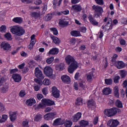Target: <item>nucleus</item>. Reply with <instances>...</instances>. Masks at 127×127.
Returning a JSON list of instances; mask_svg holds the SVG:
<instances>
[{
  "instance_id": "1",
  "label": "nucleus",
  "mask_w": 127,
  "mask_h": 127,
  "mask_svg": "<svg viewBox=\"0 0 127 127\" xmlns=\"http://www.w3.org/2000/svg\"><path fill=\"white\" fill-rule=\"evenodd\" d=\"M65 60L67 64L70 65L68 68V73L72 74V73H74V70L78 68V63L75 61L73 57L70 55L67 56L65 58Z\"/></svg>"
},
{
  "instance_id": "2",
  "label": "nucleus",
  "mask_w": 127,
  "mask_h": 127,
  "mask_svg": "<svg viewBox=\"0 0 127 127\" xmlns=\"http://www.w3.org/2000/svg\"><path fill=\"white\" fill-rule=\"evenodd\" d=\"M10 32L15 35L21 36V35H23L25 33V31L23 29V28L18 25H16L10 27Z\"/></svg>"
},
{
  "instance_id": "3",
  "label": "nucleus",
  "mask_w": 127,
  "mask_h": 127,
  "mask_svg": "<svg viewBox=\"0 0 127 127\" xmlns=\"http://www.w3.org/2000/svg\"><path fill=\"white\" fill-rule=\"evenodd\" d=\"M92 9L95 11V13L94 14V17H99V16L102 15V13L104 12V9H103V8L99 5H94L92 6Z\"/></svg>"
},
{
  "instance_id": "4",
  "label": "nucleus",
  "mask_w": 127,
  "mask_h": 127,
  "mask_svg": "<svg viewBox=\"0 0 127 127\" xmlns=\"http://www.w3.org/2000/svg\"><path fill=\"white\" fill-rule=\"evenodd\" d=\"M54 101L44 98L42 100V103H40L38 105V108L39 109H42L44 108V106H53V105H54Z\"/></svg>"
},
{
  "instance_id": "5",
  "label": "nucleus",
  "mask_w": 127,
  "mask_h": 127,
  "mask_svg": "<svg viewBox=\"0 0 127 127\" xmlns=\"http://www.w3.org/2000/svg\"><path fill=\"white\" fill-rule=\"evenodd\" d=\"M117 108L107 109L104 111V114L109 118H112L117 115Z\"/></svg>"
},
{
  "instance_id": "6",
  "label": "nucleus",
  "mask_w": 127,
  "mask_h": 127,
  "mask_svg": "<svg viewBox=\"0 0 127 127\" xmlns=\"http://www.w3.org/2000/svg\"><path fill=\"white\" fill-rule=\"evenodd\" d=\"M44 73L47 77H53L52 79L55 78V75H53V69L50 66H46L44 68Z\"/></svg>"
},
{
  "instance_id": "7",
  "label": "nucleus",
  "mask_w": 127,
  "mask_h": 127,
  "mask_svg": "<svg viewBox=\"0 0 127 127\" xmlns=\"http://www.w3.org/2000/svg\"><path fill=\"white\" fill-rule=\"evenodd\" d=\"M104 21L105 22H107V21H108V23L105 26H102V28L105 30H110V29H112L113 27V24H112L113 23V22L112 21V19L105 18L104 19Z\"/></svg>"
},
{
  "instance_id": "8",
  "label": "nucleus",
  "mask_w": 127,
  "mask_h": 127,
  "mask_svg": "<svg viewBox=\"0 0 127 127\" xmlns=\"http://www.w3.org/2000/svg\"><path fill=\"white\" fill-rule=\"evenodd\" d=\"M112 63L118 69H124L126 67V64L122 61L116 62L115 60L113 59Z\"/></svg>"
},
{
  "instance_id": "9",
  "label": "nucleus",
  "mask_w": 127,
  "mask_h": 127,
  "mask_svg": "<svg viewBox=\"0 0 127 127\" xmlns=\"http://www.w3.org/2000/svg\"><path fill=\"white\" fill-rule=\"evenodd\" d=\"M0 47L1 49H2L4 51H9L11 49V46L10 44L8 43L7 42H2L0 45Z\"/></svg>"
},
{
  "instance_id": "10",
  "label": "nucleus",
  "mask_w": 127,
  "mask_h": 127,
  "mask_svg": "<svg viewBox=\"0 0 127 127\" xmlns=\"http://www.w3.org/2000/svg\"><path fill=\"white\" fill-rule=\"evenodd\" d=\"M35 75L39 80H43L45 78V76H44L42 71L38 67H36L35 69Z\"/></svg>"
},
{
  "instance_id": "11",
  "label": "nucleus",
  "mask_w": 127,
  "mask_h": 127,
  "mask_svg": "<svg viewBox=\"0 0 127 127\" xmlns=\"http://www.w3.org/2000/svg\"><path fill=\"white\" fill-rule=\"evenodd\" d=\"M107 125L108 127H117L120 125V122L118 120L110 119L107 122Z\"/></svg>"
},
{
  "instance_id": "12",
  "label": "nucleus",
  "mask_w": 127,
  "mask_h": 127,
  "mask_svg": "<svg viewBox=\"0 0 127 127\" xmlns=\"http://www.w3.org/2000/svg\"><path fill=\"white\" fill-rule=\"evenodd\" d=\"M82 10V7L79 5H73L71 6L70 12L72 14H74V12H79ZM73 11H74L73 12Z\"/></svg>"
},
{
  "instance_id": "13",
  "label": "nucleus",
  "mask_w": 127,
  "mask_h": 127,
  "mask_svg": "<svg viewBox=\"0 0 127 127\" xmlns=\"http://www.w3.org/2000/svg\"><path fill=\"white\" fill-rule=\"evenodd\" d=\"M36 43V39H35V35H33L31 36V41L30 44L28 45V48L31 50L33 47Z\"/></svg>"
},
{
  "instance_id": "14",
  "label": "nucleus",
  "mask_w": 127,
  "mask_h": 127,
  "mask_svg": "<svg viewBox=\"0 0 127 127\" xmlns=\"http://www.w3.org/2000/svg\"><path fill=\"white\" fill-rule=\"evenodd\" d=\"M52 93L53 97L55 98H59L60 97V92H59L58 89L55 86H53L52 88Z\"/></svg>"
},
{
  "instance_id": "15",
  "label": "nucleus",
  "mask_w": 127,
  "mask_h": 127,
  "mask_svg": "<svg viewBox=\"0 0 127 127\" xmlns=\"http://www.w3.org/2000/svg\"><path fill=\"white\" fill-rule=\"evenodd\" d=\"M12 79L15 82V83H20L21 81V76L17 73L13 74L12 75Z\"/></svg>"
},
{
  "instance_id": "16",
  "label": "nucleus",
  "mask_w": 127,
  "mask_h": 127,
  "mask_svg": "<svg viewBox=\"0 0 127 127\" xmlns=\"http://www.w3.org/2000/svg\"><path fill=\"white\" fill-rule=\"evenodd\" d=\"M61 79L64 83H65L66 84H70L71 83V78L67 75L62 76Z\"/></svg>"
},
{
  "instance_id": "17",
  "label": "nucleus",
  "mask_w": 127,
  "mask_h": 127,
  "mask_svg": "<svg viewBox=\"0 0 127 127\" xmlns=\"http://www.w3.org/2000/svg\"><path fill=\"white\" fill-rule=\"evenodd\" d=\"M34 104H36V100L34 98H30L26 101V104L27 106H29V107L32 106Z\"/></svg>"
},
{
  "instance_id": "18",
  "label": "nucleus",
  "mask_w": 127,
  "mask_h": 127,
  "mask_svg": "<svg viewBox=\"0 0 127 127\" xmlns=\"http://www.w3.org/2000/svg\"><path fill=\"white\" fill-rule=\"evenodd\" d=\"M63 124L64 123H63V122H62V119L60 118H58L54 121L53 125L54 126L57 127L58 126H61L63 125Z\"/></svg>"
},
{
  "instance_id": "19",
  "label": "nucleus",
  "mask_w": 127,
  "mask_h": 127,
  "mask_svg": "<svg viewBox=\"0 0 127 127\" xmlns=\"http://www.w3.org/2000/svg\"><path fill=\"white\" fill-rule=\"evenodd\" d=\"M17 117V112H10L9 117L11 122H14Z\"/></svg>"
},
{
  "instance_id": "20",
  "label": "nucleus",
  "mask_w": 127,
  "mask_h": 127,
  "mask_svg": "<svg viewBox=\"0 0 127 127\" xmlns=\"http://www.w3.org/2000/svg\"><path fill=\"white\" fill-rule=\"evenodd\" d=\"M82 117V114L81 113H77L74 116H73L72 121L74 123H76L80 120V118Z\"/></svg>"
},
{
  "instance_id": "21",
  "label": "nucleus",
  "mask_w": 127,
  "mask_h": 127,
  "mask_svg": "<svg viewBox=\"0 0 127 127\" xmlns=\"http://www.w3.org/2000/svg\"><path fill=\"white\" fill-rule=\"evenodd\" d=\"M58 53H59V49L57 48H54L51 49L48 54H50L51 55H57Z\"/></svg>"
},
{
  "instance_id": "22",
  "label": "nucleus",
  "mask_w": 127,
  "mask_h": 127,
  "mask_svg": "<svg viewBox=\"0 0 127 127\" xmlns=\"http://www.w3.org/2000/svg\"><path fill=\"white\" fill-rule=\"evenodd\" d=\"M59 25L61 26V27H65V26H67L68 24V21L66 20L65 19H61L59 21Z\"/></svg>"
},
{
  "instance_id": "23",
  "label": "nucleus",
  "mask_w": 127,
  "mask_h": 127,
  "mask_svg": "<svg viewBox=\"0 0 127 127\" xmlns=\"http://www.w3.org/2000/svg\"><path fill=\"white\" fill-rule=\"evenodd\" d=\"M8 119V116L7 115L3 114L1 116H0V124H3L5 123Z\"/></svg>"
},
{
  "instance_id": "24",
  "label": "nucleus",
  "mask_w": 127,
  "mask_h": 127,
  "mask_svg": "<svg viewBox=\"0 0 127 127\" xmlns=\"http://www.w3.org/2000/svg\"><path fill=\"white\" fill-rule=\"evenodd\" d=\"M119 86H116L113 89L114 95L116 98H120V92H119Z\"/></svg>"
},
{
  "instance_id": "25",
  "label": "nucleus",
  "mask_w": 127,
  "mask_h": 127,
  "mask_svg": "<svg viewBox=\"0 0 127 127\" xmlns=\"http://www.w3.org/2000/svg\"><path fill=\"white\" fill-rule=\"evenodd\" d=\"M102 92L104 95L106 96L111 95L112 94V89L110 87H105L103 89Z\"/></svg>"
},
{
  "instance_id": "26",
  "label": "nucleus",
  "mask_w": 127,
  "mask_h": 127,
  "mask_svg": "<svg viewBox=\"0 0 127 127\" xmlns=\"http://www.w3.org/2000/svg\"><path fill=\"white\" fill-rule=\"evenodd\" d=\"M88 19L91 23H92V24L93 25H98V24H99V23L96 21L94 18H93V16L92 15H89L88 16Z\"/></svg>"
},
{
  "instance_id": "27",
  "label": "nucleus",
  "mask_w": 127,
  "mask_h": 127,
  "mask_svg": "<svg viewBox=\"0 0 127 127\" xmlns=\"http://www.w3.org/2000/svg\"><path fill=\"white\" fill-rule=\"evenodd\" d=\"M87 106L88 108L93 109L96 107V103L95 102V101L93 100H89L87 103Z\"/></svg>"
},
{
  "instance_id": "28",
  "label": "nucleus",
  "mask_w": 127,
  "mask_h": 127,
  "mask_svg": "<svg viewBox=\"0 0 127 127\" xmlns=\"http://www.w3.org/2000/svg\"><path fill=\"white\" fill-rule=\"evenodd\" d=\"M12 21H13V22H15V23L20 24V23H22L23 20H22V18L20 17H16L12 19Z\"/></svg>"
},
{
  "instance_id": "29",
  "label": "nucleus",
  "mask_w": 127,
  "mask_h": 127,
  "mask_svg": "<svg viewBox=\"0 0 127 127\" xmlns=\"http://www.w3.org/2000/svg\"><path fill=\"white\" fill-rule=\"evenodd\" d=\"M70 34L72 36H74V37L81 36V33H80V31H72L71 32Z\"/></svg>"
},
{
  "instance_id": "30",
  "label": "nucleus",
  "mask_w": 127,
  "mask_h": 127,
  "mask_svg": "<svg viewBox=\"0 0 127 127\" xmlns=\"http://www.w3.org/2000/svg\"><path fill=\"white\" fill-rule=\"evenodd\" d=\"M64 67H65V64L63 63H61L59 65L56 66V70L63 71L64 70Z\"/></svg>"
},
{
  "instance_id": "31",
  "label": "nucleus",
  "mask_w": 127,
  "mask_h": 127,
  "mask_svg": "<svg viewBox=\"0 0 127 127\" xmlns=\"http://www.w3.org/2000/svg\"><path fill=\"white\" fill-rule=\"evenodd\" d=\"M5 39L6 40H8L9 41H10L11 40H12V36H11V34L10 33H7L4 35Z\"/></svg>"
},
{
  "instance_id": "32",
  "label": "nucleus",
  "mask_w": 127,
  "mask_h": 127,
  "mask_svg": "<svg viewBox=\"0 0 127 127\" xmlns=\"http://www.w3.org/2000/svg\"><path fill=\"white\" fill-rule=\"evenodd\" d=\"M43 84L44 86H49L51 85V81L48 78H45L43 81Z\"/></svg>"
},
{
  "instance_id": "33",
  "label": "nucleus",
  "mask_w": 127,
  "mask_h": 127,
  "mask_svg": "<svg viewBox=\"0 0 127 127\" xmlns=\"http://www.w3.org/2000/svg\"><path fill=\"white\" fill-rule=\"evenodd\" d=\"M80 126H78V127H85L86 126H88L89 123L88 121H86L85 120H82L80 122Z\"/></svg>"
},
{
  "instance_id": "34",
  "label": "nucleus",
  "mask_w": 127,
  "mask_h": 127,
  "mask_svg": "<svg viewBox=\"0 0 127 127\" xmlns=\"http://www.w3.org/2000/svg\"><path fill=\"white\" fill-rule=\"evenodd\" d=\"M6 85H8V84L5 82V80L3 78H2L0 80V88L1 87L2 88L6 86Z\"/></svg>"
},
{
  "instance_id": "35",
  "label": "nucleus",
  "mask_w": 127,
  "mask_h": 127,
  "mask_svg": "<svg viewBox=\"0 0 127 127\" xmlns=\"http://www.w3.org/2000/svg\"><path fill=\"white\" fill-rule=\"evenodd\" d=\"M51 38L55 44H59V43L61 42V41L59 40V38L56 37L52 36Z\"/></svg>"
},
{
  "instance_id": "36",
  "label": "nucleus",
  "mask_w": 127,
  "mask_h": 127,
  "mask_svg": "<svg viewBox=\"0 0 127 127\" xmlns=\"http://www.w3.org/2000/svg\"><path fill=\"white\" fill-rule=\"evenodd\" d=\"M75 104L77 106H82V105H83V99L81 98H77L75 102Z\"/></svg>"
},
{
  "instance_id": "37",
  "label": "nucleus",
  "mask_w": 127,
  "mask_h": 127,
  "mask_svg": "<svg viewBox=\"0 0 127 127\" xmlns=\"http://www.w3.org/2000/svg\"><path fill=\"white\" fill-rule=\"evenodd\" d=\"M105 82L106 85L110 86L113 84V79L112 78H107L105 79Z\"/></svg>"
},
{
  "instance_id": "38",
  "label": "nucleus",
  "mask_w": 127,
  "mask_h": 127,
  "mask_svg": "<svg viewBox=\"0 0 127 127\" xmlns=\"http://www.w3.org/2000/svg\"><path fill=\"white\" fill-rule=\"evenodd\" d=\"M127 71L125 70H121L120 71V75L122 79H123V78H125L126 76H127Z\"/></svg>"
},
{
  "instance_id": "39",
  "label": "nucleus",
  "mask_w": 127,
  "mask_h": 127,
  "mask_svg": "<svg viewBox=\"0 0 127 127\" xmlns=\"http://www.w3.org/2000/svg\"><path fill=\"white\" fill-rule=\"evenodd\" d=\"M31 16L32 17H34L35 18H37L38 17H39L40 16V12H32L31 14Z\"/></svg>"
},
{
  "instance_id": "40",
  "label": "nucleus",
  "mask_w": 127,
  "mask_h": 127,
  "mask_svg": "<svg viewBox=\"0 0 127 127\" xmlns=\"http://www.w3.org/2000/svg\"><path fill=\"white\" fill-rule=\"evenodd\" d=\"M1 89V93H6L8 91V84L5 85Z\"/></svg>"
},
{
  "instance_id": "41",
  "label": "nucleus",
  "mask_w": 127,
  "mask_h": 127,
  "mask_svg": "<svg viewBox=\"0 0 127 127\" xmlns=\"http://www.w3.org/2000/svg\"><path fill=\"white\" fill-rule=\"evenodd\" d=\"M25 95H26V92L24 90H21L19 93V96L21 97V98H23Z\"/></svg>"
},
{
  "instance_id": "42",
  "label": "nucleus",
  "mask_w": 127,
  "mask_h": 127,
  "mask_svg": "<svg viewBox=\"0 0 127 127\" xmlns=\"http://www.w3.org/2000/svg\"><path fill=\"white\" fill-rule=\"evenodd\" d=\"M41 119H42V115H41L40 114H38L34 118V121H35V122H38V121H40V120H41Z\"/></svg>"
},
{
  "instance_id": "43",
  "label": "nucleus",
  "mask_w": 127,
  "mask_h": 127,
  "mask_svg": "<svg viewBox=\"0 0 127 127\" xmlns=\"http://www.w3.org/2000/svg\"><path fill=\"white\" fill-rule=\"evenodd\" d=\"M42 92L43 95H45V96L48 95V87H44L43 88Z\"/></svg>"
},
{
  "instance_id": "44",
  "label": "nucleus",
  "mask_w": 127,
  "mask_h": 127,
  "mask_svg": "<svg viewBox=\"0 0 127 127\" xmlns=\"http://www.w3.org/2000/svg\"><path fill=\"white\" fill-rule=\"evenodd\" d=\"M52 18V14H48L44 17V20L46 21H48L49 20H51V19Z\"/></svg>"
},
{
  "instance_id": "45",
  "label": "nucleus",
  "mask_w": 127,
  "mask_h": 127,
  "mask_svg": "<svg viewBox=\"0 0 127 127\" xmlns=\"http://www.w3.org/2000/svg\"><path fill=\"white\" fill-rule=\"evenodd\" d=\"M121 79V77L119 75H116L114 78V82L115 84H119V80Z\"/></svg>"
},
{
  "instance_id": "46",
  "label": "nucleus",
  "mask_w": 127,
  "mask_h": 127,
  "mask_svg": "<svg viewBox=\"0 0 127 127\" xmlns=\"http://www.w3.org/2000/svg\"><path fill=\"white\" fill-rule=\"evenodd\" d=\"M49 114H50V116L51 120H53V119H55V118H56V116H57V113L56 112L50 113Z\"/></svg>"
},
{
  "instance_id": "47",
  "label": "nucleus",
  "mask_w": 127,
  "mask_h": 127,
  "mask_svg": "<svg viewBox=\"0 0 127 127\" xmlns=\"http://www.w3.org/2000/svg\"><path fill=\"white\" fill-rule=\"evenodd\" d=\"M35 82L37 83V84H38V85H40V86H42L43 85V82H42V80L41 79L39 80L37 78H35L34 79Z\"/></svg>"
},
{
  "instance_id": "48",
  "label": "nucleus",
  "mask_w": 127,
  "mask_h": 127,
  "mask_svg": "<svg viewBox=\"0 0 127 127\" xmlns=\"http://www.w3.org/2000/svg\"><path fill=\"white\" fill-rule=\"evenodd\" d=\"M72 125H73V123L70 121H67L65 123V126L66 127H72Z\"/></svg>"
},
{
  "instance_id": "49",
  "label": "nucleus",
  "mask_w": 127,
  "mask_h": 127,
  "mask_svg": "<svg viewBox=\"0 0 127 127\" xmlns=\"http://www.w3.org/2000/svg\"><path fill=\"white\" fill-rule=\"evenodd\" d=\"M116 106L118 108H123V103H122L120 100H117L116 101Z\"/></svg>"
},
{
  "instance_id": "50",
  "label": "nucleus",
  "mask_w": 127,
  "mask_h": 127,
  "mask_svg": "<svg viewBox=\"0 0 127 127\" xmlns=\"http://www.w3.org/2000/svg\"><path fill=\"white\" fill-rule=\"evenodd\" d=\"M93 76V71H91L90 73L87 75V80L88 82H90V81L92 80V77Z\"/></svg>"
},
{
  "instance_id": "51",
  "label": "nucleus",
  "mask_w": 127,
  "mask_h": 127,
  "mask_svg": "<svg viewBox=\"0 0 127 127\" xmlns=\"http://www.w3.org/2000/svg\"><path fill=\"white\" fill-rule=\"evenodd\" d=\"M51 31L53 32L54 35H57L58 34V30L55 28H51Z\"/></svg>"
},
{
  "instance_id": "52",
  "label": "nucleus",
  "mask_w": 127,
  "mask_h": 127,
  "mask_svg": "<svg viewBox=\"0 0 127 127\" xmlns=\"http://www.w3.org/2000/svg\"><path fill=\"white\" fill-rule=\"evenodd\" d=\"M6 30V26L5 25H2L0 27V31H1V32H5Z\"/></svg>"
},
{
  "instance_id": "53",
  "label": "nucleus",
  "mask_w": 127,
  "mask_h": 127,
  "mask_svg": "<svg viewBox=\"0 0 127 127\" xmlns=\"http://www.w3.org/2000/svg\"><path fill=\"white\" fill-rule=\"evenodd\" d=\"M54 61V57H51L50 58L47 60V63L48 64H51Z\"/></svg>"
},
{
  "instance_id": "54",
  "label": "nucleus",
  "mask_w": 127,
  "mask_h": 127,
  "mask_svg": "<svg viewBox=\"0 0 127 127\" xmlns=\"http://www.w3.org/2000/svg\"><path fill=\"white\" fill-rule=\"evenodd\" d=\"M79 84L80 87H81V88H83V89H84L85 85V81H84L83 80H80L79 81Z\"/></svg>"
},
{
  "instance_id": "55",
  "label": "nucleus",
  "mask_w": 127,
  "mask_h": 127,
  "mask_svg": "<svg viewBox=\"0 0 127 127\" xmlns=\"http://www.w3.org/2000/svg\"><path fill=\"white\" fill-rule=\"evenodd\" d=\"M44 118L45 120H46V121H48L49 120H51V118L50 117V114H46L44 116Z\"/></svg>"
},
{
  "instance_id": "56",
  "label": "nucleus",
  "mask_w": 127,
  "mask_h": 127,
  "mask_svg": "<svg viewBox=\"0 0 127 127\" xmlns=\"http://www.w3.org/2000/svg\"><path fill=\"white\" fill-rule=\"evenodd\" d=\"M95 1L97 4H99V5H103L104 4V0H95Z\"/></svg>"
},
{
  "instance_id": "57",
  "label": "nucleus",
  "mask_w": 127,
  "mask_h": 127,
  "mask_svg": "<svg viewBox=\"0 0 127 127\" xmlns=\"http://www.w3.org/2000/svg\"><path fill=\"white\" fill-rule=\"evenodd\" d=\"M35 60H36L38 62H40L42 60V57L40 56H37L35 58Z\"/></svg>"
},
{
  "instance_id": "58",
  "label": "nucleus",
  "mask_w": 127,
  "mask_h": 127,
  "mask_svg": "<svg viewBox=\"0 0 127 127\" xmlns=\"http://www.w3.org/2000/svg\"><path fill=\"white\" fill-rule=\"evenodd\" d=\"M34 91L36 92H38L40 90V86L38 85H35L34 86Z\"/></svg>"
},
{
  "instance_id": "59",
  "label": "nucleus",
  "mask_w": 127,
  "mask_h": 127,
  "mask_svg": "<svg viewBox=\"0 0 127 127\" xmlns=\"http://www.w3.org/2000/svg\"><path fill=\"white\" fill-rule=\"evenodd\" d=\"M22 126L24 127H28V121L27 120H25L23 122Z\"/></svg>"
},
{
  "instance_id": "60",
  "label": "nucleus",
  "mask_w": 127,
  "mask_h": 127,
  "mask_svg": "<svg viewBox=\"0 0 127 127\" xmlns=\"http://www.w3.org/2000/svg\"><path fill=\"white\" fill-rule=\"evenodd\" d=\"M4 111V106L2 104L0 103V113H2Z\"/></svg>"
},
{
  "instance_id": "61",
  "label": "nucleus",
  "mask_w": 127,
  "mask_h": 127,
  "mask_svg": "<svg viewBox=\"0 0 127 127\" xmlns=\"http://www.w3.org/2000/svg\"><path fill=\"white\" fill-rule=\"evenodd\" d=\"M42 98H43V95L42 94H37V98L38 100H39V101H40Z\"/></svg>"
},
{
  "instance_id": "62",
  "label": "nucleus",
  "mask_w": 127,
  "mask_h": 127,
  "mask_svg": "<svg viewBox=\"0 0 127 127\" xmlns=\"http://www.w3.org/2000/svg\"><path fill=\"white\" fill-rule=\"evenodd\" d=\"M69 43L71 45H74V44H75V43H76V39H70L69 41Z\"/></svg>"
},
{
  "instance_id": "63",
  "label": "nucleus",
  "mask_w": 127,
  "mask_h": 127,
  "mask_svg": "<svg viewBox=\"0 0 127 127\" xmlns=\"http://www.w3.org/2000/svg\"><path fill=\"white\" fill-rule=\"evenodd\" d=\"M20 54L22 57H27L28 56V55L25 52H21Z\"/></svg>"
},
{
  "instance_id": "64",
  "label": "nucleus",
  "mask_w": 127,
  "mask_h": 127,
  "mask_svg": "<svg viewBox=\"0 0 127 127\" xmlns=\"http://www.w3.org/2000/svg\"><path fill=\"white\" fill-rule=\"evenodd\" d=\"M98 121H99V118L98 117H95L93 120L94 125H97V124H98Z\"/></svg>"
}]
</instances>
